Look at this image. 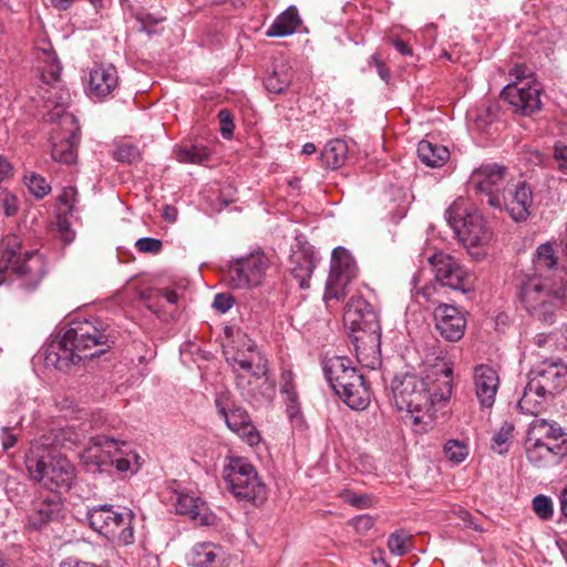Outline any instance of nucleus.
<instances>
[{"instance_id": "obj_34", "label": "nucleus", "mask_w": 567, "mask_h": 567, "mask_svg": "<svg viewBox=\"0 0 567 567\" xmlns=\"http://www.w3.org/2000/svg\"><path fill=\"white\" fill-rule=\"evenodd\" d=\"M298 11L295 7L287 8L277 17L274 23L268 28V37H287L292 34L300 23Z\"/></svg>"}, {"instance_id": "obj_33", "label": "nucleus", "mask_w": 567, "mask_h": 567, "mask_svg": "<svg viewBox=\"0 0 567 567\" xmlns=\"http://www.w3.org/2000/svg\"><path fill=\"white\" fill-rule=\"evenodd\" d=\"M533 264L536 271L535 275L549 276L550 278L563 277L558 274V269L556 268L557 258L553 246L549 244H543L537 248Z\"/></svg>"}, {"instance_id": "obj_39", "label": "nucleus", "mask_w": 567, "mask_h": 567, "mask_svg": "<svg viewBox=\"0 0 567 567\" xmlns=\"http://www.w3.org/2000/svg\"><path fill=\"white\" fill-rule=\"evenodd\" d=\"M443 452L449 461L460 464L467 457L468 446L463 441L451 439L445 443Z\"/></svg>"}, {"instance_id": "obj_28", "label": "nucleus", "mask_w": 567, "mask_h": 567, "mask_svg": "<svg viewBox=\"0 0 567 567\" xmlns=\"http://www.w3.org/2000/svg\"><path fill=\"white\" fill-rule=\"evenodd\" d=\"M176 511L179 514L188 515L200 525L208 526L215 522V516L208 512L205 503L200 498L188 494H177Z\"/></svg>"}, {"instance_id": "obj_22", "label": "nucleus", "mask_w": 567, "mask_h": 567, "mask_svg": "<svg viewBox=\"0 0 567 567\" xmlns=\"http://www.w3.org/2000/svg\"><path fill=\"white\" fill-rule=\"evenodd\" d=\"M435 330L449 342L460 341L465 332L466 319L461 309L454 305L440 303L433 311Z\"/></svg>"}, {"instance_id": "obj_8", "label": "nucleus", "mask_w": 567, "mask_h": 567, "mask_svg": "<svg viewBox=\"0 0 567 567\" xmlns=\"http://www.w3.org/2000/svg\"><path fill=\"white\" fill-rule=\"evenodd\" d=\"M224 478L237 499L262 504L267 499V487L255 466L243 457H230L224 468Z\"/></svg>"}, {"instance_id": "obj_19", "label": "nucleus", "mask_w": 567, "mask_h": 567, "mask_svg": "<svg viewBox=\"0 0 567 567\" xmlns=\"http://www.w3.org/2000/svg\"><path fill=\"white\" fill-rule=\"evenodd\" d=\"M540 92L542 87L538 83L513 82L503 89L501 96L514 112L530 115L542 107Z\"/></svg>"}, {"instance_id": "obj_58", "label": "nucleus", "mask_w": 567, "mask_h": 567, "mask_svg": "<svg viewBox=\"0 0 567 567\" xmlns=\"http://www.w3.org/2000/svg\"><path fill=\"white\" fill-rule=\"evenodd\" d=\"M280 391L286 396V399H285L286 401L295 400L298 398V395L295 391V385L291 380H285V382L281 385Z\"/></svg>"}, {"instance_id": "obj_52", "label": "nucleus", "mask_w": 567, "mask_h": 567, "mask_svg": "<svg viewBox=\"0 0 567 567\" xmlns=\"http://www.w3.org/2000/svg\"><path fill=\"white\" fill-rule=\"evenodd\" d=\"M235 303L230 293H217L213 301V307L220 313H226Z\"/></svg>"}, {"instance_id": "obj_63", "label": "nucleus", "mask_w": 567, "mask_h": 567, "mask_svg": "<svg viewBox=\"0 0 567 567\" xmlns=\"http://www.w3.org/2000/svg\"><path fill=\"white\" fill-rule=\"evenodd\" d=\"M393 45L402 55H411L412 54L411 48L401 39H394Z\"/></svg>"}, {"instance_id": "obj_15", "label": "nucleus", "mask_w": 567, "mask_h": 567, "mask_svg": "<svg viewBox=\"0 0 567 567\" xmlns=\"http://www.w3.org/2000/svg\"><path fill=\"white\" fill-rule=\"evenodd\" d=\"M217 413L225 421L230 431L238 434L250 446L260 442V435L250 421L247 411L235 404H230V395L228 392H220L215 399Z\"/></svg>"}, {"instance_id": "obj_1", "label": "nucleus", "mask_w": 567, "mask_h": 567, "mask_svg": "<svg viewBox=\"0 0 567 567\" xmlns=\"http://www.w3.org/2000/svg\"><path fill=\"white\" fill-rule=\"evenodd\" d=\"M452 370H445L446 379L431 389L427 382L412 373L395 375L391 388L398 410L405 411L416 431H426L432 425L436 406H443L451 398L452 381L449 379Z\"/></svg>"}, {"instance_id": "obj_36", "label": "nucleus", "mask_w": 567, "mask_h": 567, "mask_svg": "<svg viewBox=\"0 0 567 567\" xmlns=\"http://www.w3.org/2000/svg\"><path fill=\"white\" fill-rule=\"evenodd\" d=\"M348 152L349 148L346 141L336 138L326 144L321 151L320 158L327 167L336 169L344 164Z\"/></svg>"}, {"instance_id": "obj_17", "label": "nucleus", "mask_w": 567, "mask_h": 567, "mask_svg": "<svg viewBox=\"0 0 567 567\" xmlns=\"http://www.w3.org/2000/svg\"><path fill=\"white\" fill-rule=\"evenodd\" d=\"M268 268V259L261 254H251L230 264L227 272L233 288L248 289L259 286Z\"/></svg>"}, {"instance_id": "obj_11", "label": "nucleus", "mask_w": 567, "mask_h": 567, "mask_svg": "<svg viewBox=\"0 0 567 567\" xmlns=\"http://www.w3.org/2000/svg\"><path fill=\"white\" fill-rule=\"evenodd\" d=\"M445 219L465 246L474 247L488 243L491 235L483 216L476 212H467L462 200H455L445 210Z\"/></svg>"}, {"instance_id": "obj_45", "label": "nucleus", "mask_w": 567, "mask_h": 567, "mask_svg": "<svg viewBox=\"0 0 567 567\" xmlns=\"http://www.w3.org/2000/svg\"><path fill=\"white\" fill-rule=\"evenodd\" d=\"M533 509L542 519H549L553 516V502L548 496L537 495L533 498Z\"/></svg>"}, {"instance_id": "obj_44", "label": "nucleus", "mask_w": 567, "mask_h": 567, "mask_svg": "<svg viewBox=\"0 0 567 567\" xmlns=\"http://www.w3.org/2000/svg\"><path fill=\"white\" fill-rule=\"evenodd\" d=\"M59 203L65 207V210L61 214L62 216H70L75 212V205L78 203V190L73 186L64 187L59 195Z\"/></svg>"}, {"instance_id": "obj_29", "label": "nucleus", "mask_w": 567, "mask_h": 567, "mask_svg": "<svg viewBox=\"0 0 567 567\" xmlns=\"http://www.w3.org/2000/svg\"><path fill=\"white\" fill-rule=\"evenodd\" d=\"M526 439L535 442H559L567 443V434L556 422H548L545 419H535L530 424Z\"/></svg>"}, {"instance_id": "obj_21", "label": "nucleus", "mask_w": 567, "mask_h": 567, "mask_svg": "<svg viewBox=\"0 0 567 567\" xmlns=\"http://www.w3.org/2000/svg\"><path fill=\"white\" fill-rule=\"evenodd\" d=\"M63 503L56 494L38 496L31 504L25 516V527L31 530H40L49 523L59 520L63 515Z\"/></svg>"}, {"instance_id": "obj_54", "label": "nucleus", "mask_w": 567, "mask_h": 567, "mask_svg": "<svg viewBox=\"0 0 567 567\" xmlns=\"http://www.w3.org/2000/svg\"><path fill=\"white\" fill-rule=\"evenodd\" d=\"M374 525V518L370 515H359L352 519V526L359 534H365Z\"/></svg>"}, {"instance_id": "obj_49", "label": "nucleus", "mask_w": 567, "mask_h": 567, "mask_svg": "<svg viewBox=\"0 0 567 567\" xmlns=\"http://www.w3.org/2000/svg\"><path fill=\"white\" fill-rule=\"evenodd\" d=\"M118 450L113 452V462H109V464H114L118 472H135L138 466L136 465L137 455L133 454L132 456L127 455L126 457L117 456Z\"/></svg>"}, {"instance_id": "obj_38", "label": "nucleus", "mask_w": 567, "mask_h": 567, "mask_svg": "<svg viewBox=\"0 0 567 567\" xmlns=\"http://www.w3.org/2000/svg\"><path fill=\"white\" fill-rule=\"evenodd\" d=\"M176 158L182 163L203 164L209 157V153L203 145L187 144L175 151Z\"/></svg>"}, {"instance_id": "obj_25", "label": "nucleus", "mask_w": 567, "mask_h": 567, "mask_svg": "<svg viewBox=\"0 0 567 567\" xmlns=\"http://www.w3.org/2000/svg\"><path fill=\"white\" fill-rule=\"evenodd\" d=\"M475 393L482 406L494 404L499 385L497 371L488 364H480L474 369Z\"/></svg>"}, {"instance_id": "obj_47", "label": "nucleus", "mask_w": 567, "mask_h": 567, "mask_svg": "<svg viewBox=\"0 0 567 567\" xmlns=\"http://www.w3.org/2000/svg\"><path fill=\"white\" fill-rule=\"evenodd\" d=\"M114 158L122 163H133L140 158V151L131 144L120 145L114 152Z\"/></svg>"}, {"instance_id": "obj_26", "label": "nucleus", "mask_w": 567, "mask_h": 567, "mask_svg": "<svg viewBox=\"0 0 567 567\" xmlns=\"http://www.w3.org/2000/svg\"><path fill=\"white\" fill-rule=\"evenodd\" d=\"M566 451V446L559 442L543 443L530 439L525 441L527 460L538 467L557 463L565 455Z\"/></svg>"}, {"instance_id": "obj_14", "label": "nucleus", "mask_w": 567, "mask_h": 567, "mask_svg": "<svg viewBox=\"0 0 567 567\" xmlns=\"http://www.w3.org/2000/svg\"><path fill=\"white\" fill-rule=\"evenodd\" d=\"M513 175L505 165L498 163H483L473 169L468 186L485 197L491 206V197H497L506 185L512 182Z\"/></svg>"}, {"instance_id": "obj_12", "label": "nucleus", "mask_w": 567, "mask_h": 567, "mask_svg": "<svg viewBox=\"0 0 567 567\" xmlns=\"http://www.w3.org/2000/svg\"><path fill=\"white\" fill-rule=\"evenodd\" d=\"M358 276V267L354 258L348 249L337 247L332 250L330 271L326 282L323 299L340 301L348 293V287Z\"/></svg>"}, {"instance_id": "obj_31", "label": "nucleus", "mask_w": 567, "mask_h": 567, "mask_svg": "<svg viewBox=\"0 0 567 567\" xmlns=\"http://www.w3.org/2000/svg\"><path fill=\"white\" fill-rule=\"evenodd\" d=\"M292 80V68L288 63L280 62L274 65L271 73L264 80V85L268 92L281 94L289 87Z\"/></svg>"}, {"instance_id": "obj_18", "label": "nucleus", "mask_w": 567, "mask_h": 567, "mask_svg": "<svg viewBox=\"0 0 567 567\" xmlns=\"http://www.w3.org/2000/svg\"><path fill=\"white\" fill-rule=\"evenodd\" d=\"M528 382L535 390L555 396L567 384V367L560 361H543L529 371Z\"/></svg>"}, {"instance_id": "obj_46", "label": "nucleus", "mask_w": 567, "mask_h": 567, "mask_svg": "<svg viewBox=\"0 0 567 567\" xmlns=\"http://www.w3.org/2000/svg\"><path fill=\"white\" fill-rule=\"evenodd\" d=\"M553 166L564 175H567V145L556 142L553 151Z\"/></svg>"}, {"instance_id": "obj_59", "label": "nucleus", "mask_w": 567, "mask_h": 567, "mask_svg": "<svg viewBox=\"0 0 567 567\" xmlns=\"http://www.w3.org/2000/svg\"><path fill=\"white\" fill-rule=\"evenodd\" d=\"M286 405H287V413H288L290 420L300 417V406H299L298 398L295 400L286 401Z\"/></svg>"}, {"instance_id": "obj_60", "label": "nucleus", "mask_w": 567, "mask_h": 567, "mask_svg": "<svg viewBox=\"0 0 567 567\" xmlns=\"http://www.w3.org/2000/svg\"><path fill=\"white\" fill-rule=\"evenodd\" d=\"M526 71V66L515 65L511 71V75L515 76V82H530V80L527 79Z\"/></svg>"}, {"instance_id": "obj_2", "label": "nucleus", "mask_w": 567, "mask_h": 567, "mask_svg": "<svg viewBox=\"0 0 567 567\" xmlns=\"http://www.w3.org/2000/svg\"><path fill=\"white\" fill-rule=\"evenodd\" d=\"M343 323L350 330L359 363L374 370L381 364V324L374 307L352 297L344 307Z\"/></svg>"}, {"instance_id": "obj_4", "label": "nucleus", "mask_w": 567, "mask_h": 567, "mask_svg": "<svg viewBox=\"0 0 567 567\" xmlns=\"http://www.w3.org/2000/svg\"><path fill=\"white\" fill-rule=\"evenodd\" d=\"M0 257V285L6 277L14 276L17 288L25 293L35 291L49 272L45 257L39 250H21L16 236H8Z\"/></svg>"}, {"instance_id": "obj_24", "label": "nucleus", "mask_w": 567, "mask_h": 567, "mask_svg": "<svg viewBox=\"0 0 567 567\" xmlns=\"http://www.w3.org/2000/svg\"><path fill=\"white\" fill-rule=\"evenodd\" d=\"M92 444L81 453V461L89 471H96L101 466L113 462V452L117 451V441L106 436H96Z\"/></svg>"}, {"instance_id": "obj_3", "label": "nucleus", "mask_w": 567, "mask_h": 567, "mask_svg": "<svg viewBox=\"0 0 567 567\" xmlns=\"http://www.w3.org/2000/svg\"><path fill=\"white\" fill-rule=\"evenodd\" d=\"M111 348L109 336L85 321L71 326L63 337L53 341L48 348L47 362L59 370H65L71 364L91 360L105 353Z\"/></svg>"}, {"instance_id": "obj_7", "label": "nucleus", "mask_w": 567, "mask_h": 567, "mask_svg": "<svg viewBox=\"0 0 567 567\" xmlns=\"http://www.w3.org/2000/svg\"><path fill=\"white\" fill-rule=\"evenodd\" d=\"M323 372L334 393L351 409L364 410L370 390L363 375L347 357H333L323 363Z\"/></svg>"}, {"instance_id": "obj_62", "label": "nucleus", "mask_w": 567, "mask_h": 567, "mask_svg": "<svg viewBox=\"0 0 567 567\" xmlns=\"http://www.w3.org/2000/svg\"><path fill=\"white\" fill-rule=\"evenodd\" d=\"M159 296L164 298L168 303L175 305L178 300V295L176 291L171 289H162L159 290Z\"/></svg>"}, {"instance_id": "obj_32", "label": "nucleus", "mask_w": 567, "mask_h": 567, "mask_svg": "<svg viewBox=\"0 0 567 567\" xmlns=\"http://www.w3.org/2000/svg\"><path fill=\"white\" fill-rule=\"evenodd\" d=\"M417 156L429 167H441L450 158V151L442 144L423 140L417 144Z\"/></svg>"}, {"instance_id": "obj_55", "label": "nucleus", "mask_w": 567, "mask_h": 567, "mask_svg": "<svg viewBox=\"0 0 567 567\" xmlns=\"http://www.w3.org/2000/svg\"><path fill=\"white\" fill-rule=\"evenodd\" d=\"M2 208L6 216H13L18 212V200L17 197L7 192L4 195V200L2 203Z\"/></svg>"}, {"instance_id": "obj_23", "label": "nucleus", "mask_w": 567, "mask_h": 567, "mask_svg": "<svg viewBox=\"0 0 567 567\" xmlns=\"http://www.w3.org/2000/svg\"><path fill=\"white\" fill-rule=\"evenodd\" d=\"M118 83V73L113 64H99L89 72L85 92L91 100L102 101L113 94Z\"/></svg>"}, {"instance_id": "obj_10", "label": "nucleus", "mask_w": 567, "mask_h": 567, "mask_svg": "<svg viewBox=\"0 0 567 567\" xmlns=\"http://www.w3.org/2000/svg\"><path fill=\"white\" fill-rule=\"evenodd\" d=\"M39 60L43 64L40 66L41 80L45 85L40 87L39 95L43 100L44 107L53 109V112L49 114V120L53 121L56 117H64V120L73 121V115L64 113V106L69 101V93L54 85V83L59 82L62 70L58 56L54 52L43 51Z\"/></svg>"}, {"instance_id": "obj_61", "label": "nucleus", "mask_w": 567, "mask_h": 567, "mask_svg": "<svg viewBox=\"0 0 567 567\" xmlns=\"http://www.w3.org/2000/svg\"><path fill=\"white\" fill-rule=\"evenodd\" d=\"M177 209L174 206L166 205L163 208V217L169 221L175 223L177 220Z\"/></svg>"}, {"instance_id": "obj_48", "label": "nucleus", "mask_w": 567, "mask_h": 567, "mask_svg": "<svg viewBox=\"0 0 567 567\" xmlns=\"http://www.w3.org/2000/svg\"><path fill=\"white\" fill-rule=\"evenodd\" d=\"M56 227L59 238L64 245H70L75 238V231L71 228L68 216H58Z\"/></svg>"}, {"instance_id": "obj_43", "label": "nucleus", "mask_w": 567, "mask_h": 567, "mask_svg": "<svg viewBox=\"0 0 567 567\" xmlns=\"http://www.w3.org/2000/svg\"><path fill=\"white\" fill-rule=\"evenodd\" d=\"M25 183L30 193L37 198H43L51 190L50 184L40 175L31 174L30 177H27Z\"/></svg>"}, {"instance_id": "obj_13", "label": "nucleus", "mask_w": 567, "mask_h": 567, "mask_svg": "<svg viewBox=\"0 0 567 567\" xmlns=\"http://www.w3.org/2000/svg\"><path fill=\"white\" fill-rule=\"evenodd\" d=\"M533 192L524 181L514 177L497 197H491V207L506 212L516 221H525L530 215Z\"/></svg>"}, {"instance_id": "obj_50", "label": "nucleus", "mask_w": 567, "mask_h": 567, "mask_svg": "<svg viewBox=\"0 0 567 567\" xmlns=\"http://www.w3.org/2000/svg\"><path fill=\"white\" fill-rule=\"evenodd\" d=\"M135 247L140 252L158 254L162 250L163 243L157 238L143 237L136 240Z\"/></svg>"}, {"instance_id": "obj_35", "label": "nucleus", "mask_w": 567, "mask_h": 567, "mask_svg": "<svg viewBox=\"0 0 567 567\" xmlns=\"http://www.w3.org/2000/svg\"><path fill=\"white\" fill-rule=\"evenodd\" d=\"M220 548L213 543H198L189 554V563L194 567H217Z\"/></svg>"}, {"instance_id": "obj_30", "label": "nucleus", "mask_w": 567, "mask_h": 567, "mask_svg": "<svg viewBox=\"0 0 567 567\" xmlns=\"http://www.w3.org/2000/svg\"><path fill=\"white\" fill-rule=\"evenodd\" d=\"M549 398L551 396L548 393L535 390L532 383L527 381L517 406L522 413L537 416L545 410Z\"/></svg>"}, {"instance_id": "obj_57", "label": "nucleus", "mask_w": 567, "mask_h": 567, "mask_svg": "<svg viewBox=\"0 0 567 567\" xmlns=\"http://www.w3.org/2000/svg\"><path fill=\"white\" fill-rule=\"evenodd\" d=\"M17 436L11 433L10 429L8 426H3L1 429V444L4 451L10 450L17 444Z\"/></svg>"}, {"instance_id": "obj_20", "label": "nucleus", "mask_w": 567, "mask_h": 567, "mask_svg": "<svg viewBox=\"0 0 567 567\" xmlns=\"http://www.w3.org/2000/svg\"><path fill=\"white\" fill-rule=\"evenodd\" d=\"M225 355L226 361L237 373V379L241 378L239 371H244L257 379L265 377L267 373V360L257 350L256 344L246 337L243 340V349H237L233 353L225 351Z\"/></svg>"}, {"instance_id": "obj_42", "label": "nucleus", "mask_w": 567, "mask_h": 567, "mask_svg": "<svg viewBox=\"0 0 567 567\" xmlns=\"http://www.w3.org/2000/svg\"><path fill=\"white\" fill-rule=\"evenodd\" d=\"M444 286L441 285L439 281L430 282L422 287L417 295H421L426 302L431 305L439 306L440 303H444L442 301V292H443Z\"/></svg>"}, {"instance_id": "obj_6", "label": "nucleus", "mask_w": 567, "mask_h": 567, "mask_svg": "<svg viewBox=\"0 0 567 567\" xmlns=\"http://www.w3.org/2000/svg\"><path fill=\"white\" fill-rule=\"evenodd\" d=\"M25 466L30 478L50 491L69 489L75 478L74 466L53 447L32 445Z\"/></svg>"}, {"instance_id": "obj_37", "label": "nucleus", "mask_w": 567, "mask_h": 567, "mask_svg": "<svg viewBox=\"0 0 567 567\" xmlns=\"http://www.w3.org/2000/svg\"><path fill=\"white\" fill-rule=\"evenodd\" d=\"M78 134L72 132L59 143H53L51 155L55 162L72 164L76 158Z\"/></svg>"}, {"instance_id": "obj_27", "label": "nucleus", "mask_w": 567, "mask_h": 567, "mask_svg": "<svg viewBox=\"0 0 567 567\" xmlns=\"http://www.w3.org/2000/svg\"><path fill=\"white\" fill-rule=\"evenodd\" d=\"M291 274L301 289L310 287V279L317 266V254L312 247H300L291 256Z\"/></svg>"}, {"instance_id": "obj_53", "label": "nucleus", "mask_w": 567, "mask_h": 567, "mask_svg": "<svg viewBox=\"0 0 567 567\" xmlns=\"http://www.w3.org/2000/svg\"><path fill=\"white\" fill-rule=\"evenodd\" d=\"M220 121V132L225 138H230L234 131V123L230 113L227 110H220L218 113Z\"/></svg>"}, {"instance_id": "obj_9", "label": "nucleus", "mask_w": 567, "mask_h": 567, "mask_svg": "<svg viewBox=\"0 0 567 567\" xmlns=\"http://www.w3.org/2000/svg\"><path fill=\"white\" fill-rule=\"evenodd\" d=\"M133 518L134 514L131 509L124 508L118 512L111 505H101L87 513L89 523L94 530L122 545L134 542Z\"/></svg>"}, {"instance_id": "obj_56", "label": "nucleus", "mask_w": 567, "mask_h": 567, "mask_svg": "<svg viewBox=\"0 0 567 567\" xmlns=\"http://www.w3.org/2000/svg\"><path fill=\"white\" fill-rule=\"evenodd\" d=\"M369 63H370V65L375 66L378 74L380 75V78L383 81H385V82L389 81V79H390V71L385 66V64L380 60L378 54L371 55Z\"/></svg>"}, {"instance_id": "obj_16", "label": "nucleus", "mask_w": 567, "mask_h": 567, "mask_svg": "<svg viewBox=\"0 0 567 567\" xmlns=\"http://www.w3.org/2000/svg\"><path fill=\"white\" fill-rule=\"evenodd\" d=\"M436 281L452 290L466 293L473 289L475 277L462 267L452 256L439 252L429 259Z\"/></svg>"}, {"instance_id": "obj_40", "label": "nucleus", "mask_w": 567, "mask_h": 567, "mask_svg": "<svg viewBox=\"0 0 567 567\" xmlns=\"http://www.w3.org/2000/svg\"><path fill=\"white\" fill-rule=\"evenodd\" d=\"M513 423L505 422L492 439V449L499 454L507 452L511 440L513 437Z\"/></svg>"}, {"instance_id": "obj_64", "label": "nucleus", "mask_w": 567, "mask_h": 567, "mask_svg": "<svg viewBox=\"0 0 567 567\" xmlns=\"http://www.w3.org/2000/svg\"><path fill=\"white\" fill-rule=\"evenodd\" d=\"M560 511L561 514L567 517V484L560 495Z\"/></svg>"}, {"instance_id": "obj_41", "label": "nucleus", "mask_w": 567, "mask_h": 567, "mask_svg": "<svg viewBox=\"0 0 567 567\" xmlns=\"http://www.w3.org/2000/svg\"><path fill=\"white\" fill-rule=\"evenodd\" d=\"M388 547L395 556H403L411 548L410 537L404 532H395L388 538Z\"/></svg>"}, {"instance_id": "obj_5", "label": "nucleus", "mask_w": 567, "mask_h": 567, "mask_svg": "<svg viewBox=\"0 0 567 567\" xmlns=\"http://www.w3.org/2000/svg\"><path fill=\"white\" fill-rule=\"evenodd\" d=\"M519 298L532 317L543 323L553 324L564 303L565 284L563 277L529 276L522 284Z\"/></svg>"}, {"instance_id": "obj_51", "label": "nucleus", "mask_w": 567, "mask_h": 567, "mask_svg": "<svg viewBox=\"0 0 567 567\" xmlns=\"http://www.w3.org/2000/svg\"><path fill=\"white\" fill-rule=\"evenodd\" d=\"M341 496L346 503L357 508H367L372 505L371 497L368 494H357L351 491H344Z\"/></svg>"}]
</instances>
